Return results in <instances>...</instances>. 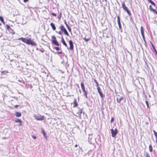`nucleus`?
<instances>
[{"label":"nucleus","instance_id":"nucleus-11","mask_svg":"<svg viewBox=\"0 0 157 157\" xmlns=\"http://www.w3.org/2000/svg\"><path fill=\"white\" fill-rule=\"evenodd\" d=\"M6 29L8 30H11L12 32H11L10 33L12 34H15V32L14 31L10 28V26L8 25H6Z\"/></svg>","mask_w":157,"mask_h":157},{"label":"nucleus","instance_id":"nucleus-41","mask_svg":"<svg viewBox=\"0 0 157 157\" xmlns=\"http://www.w3.org/2000/svg\"><path fill=\"white\" fill-rule=\"evenodd\" d=\"M153 12L154 13H155L156 14H157V12L155 10V11H153Z\"/></svg>","mask_w":157,"mask_h":157},{"label":"nucleus","instance_id":"nucleus-35","mask_svg":"<svg viewBox=\"0 0 157 157\" xmlns=\"http://www.w3.org/2000/svg\"><path fill=\"white\" fill-rule=\"evenodd\" d=\"M82 113V109H80L79 110V113H80V114H81Z\"/></svg>","mask_w":157,"mask_h":157},{"label":"nucleus","instance_id":"nucleus-18","mask_svg":"<svg viewBox=\"0 0 157 157\" xmlns=\"http://www.w3.org/2000/svg\"><path fill=\"white\" fill-rule=\"evenodd\" d=\"M153 131L154 132V134L156 138V142L157 143V132H156L155 130H153Z\"/></svg>","mask_w":157,"mask_h":157},{"label":"nucleus","instance_id":"nucleus-20","mask_svg":"<svg viewBox=\"0 0 157 157\" xmlns=\"http://www.w3.org/2000/svg\"><path fill=\"white\" fill-rule=\"evenodd\" d=\"M65 24L66 25V26L67 27L69 31L70 32L71 31V29L70 27V26L68 25L67 23L66 22V21H65Z\"/></svg>","mask_w":157,"mask_h":157},{"label":"nucleus","instance_id":"nucleus-34","mask_svg":"<svg viewBox=\"0 0 157 157\" xmlns=\"http://www.w3.org/2000/svg\"><path fill=\"white\" fill-rule=\"evenodd\" d=\"M32 137L34 139H36V136H35L32 135Z\"/></svg>","mask_w":157,"mask_h":157},{"label":"nucleus","instance_id":"nucleus-38","mask_svg":"<svg viewBox=\"0 0 157 157\" xmlns=\"http://www.w3.org/2000/svg\"><path fill=\"white\" fill-rule=\"evenodd\" d=\"M57 53L58 54H61L62 53V52L61 51V52H57Z\"/></svg>","mask_w":157,"mask_h":157},{"label":"nucleus","instance_id":"nucleus-22","mask_svg":"<svg viewBox=\"0 0 157 157\" xmlns=\"http://www.w3.org/2000/svg\"><path fill=\"white\" fill-rule=\"evenodd\" d=\"M150 43H151V46H152V48H153V49H154V51H155L156 54L157 55V51H156V49H155V47L153 44H152V42H150Z\"/></svg>","mask_w":157,"mask_h":157},{"label":"nucleus","instance_id":"nucleus-45","mask_svg":"<svg viewBox=\"0 0 157 157\" xmlns=\"http://www.w3.org/2000/svg\"><path fill=\"white\" fill-rule=\"evenodd\" d=\"M147 1L150 2L151 0H147Z\"/></svg>","mask_w":157,"mask_h":157},{"label":"nucleus","instance_id":"nucleus-48","mask_svg":"<svg viewBox=\"0 0 157 157\" xmlns=\"http://www.w3.org/2000/svg\"><path fill=\"white\" fill-rule=\"evenodd\" d=\"M106 2H107V0H104Z\"/></svg>","mask_w":157,"mask_h":157},{"label":"nucleus","instance_id":"nucleus-37","mask_svg":"<svg viewBox=\"0 0 157 157\" xmlns=\"http://www.w3.org/2000/svg\"><path fill=\"white\" fill-rule=\"evenodd\" d=\"M151 4L155 6L156 5L154 2H153V3H152V4Z\"/></svg>","mask_w":157,"mask_h":157},{"label":"nucleus","instance_id":"nucleus-33","mask_svg":"<svg viewBox=\"0 0 157 157\" xmlns=\"http://www.w3.org/2000/svg\"><path fill=\"white\" fill-rule=\"evenodd\" d=\"M51 14H52V15H53V16H54L56 17V13H51Z\"/></svg>","mask_w":157,"mask_h":157},{"label":"nucleus","instance_id":"nucleus-27","mask_svg":"<svg viewBox=\"0 0 157 157\" xmlns=\"http://www.w3.org/2000/svg\"><path fill=\"white\" fill-rule=\"evenodd\" d=\"M144 156L146 157H150V155L147 152H146L144 154Z\"/></svg>","mask_w":157,"mask_h":157},{"label":"nucleus","instance_id":"nucleus-40","mask_svg":"<svg viewBox=\"0 0 157 157\" xmlns=\"http://www.w3.org/2000/svg\"><path fill=\"white\" fill-rule=\"evenodd\" d=\"M29 1V0H24L23 1H24V2H28V1Z\"/></svg>","mask_w":157,"mask_h":157},{"label":"nucleus","instance_id":"nucleus-43","mask_svg":"<svg viewBox=\"0 0 157 157\" xmlns=\"http://www.w3.org/2000/svg\"><path fill=\"white\" fill-rule=\"evenodd\" d=\"M19 125L20 126H22L21 123H20V124H19Z\"/></svg>","mask_w":157,"mask_h":157},{"label":"nucleus","instance_id":"nucleus-9","mask_svg":"<svg viewBox=\"0 0 157 157\" xmlns=\"http://www.w3.org/2000/svg\"><path fill=\"white\" fill-rule=\"evenodd\" d=\"M117 22H118V25L119 28L120 30H121V29H122V27H121V22H120V17L119 16H117Z\"/></svg>","mask_w":157,"mask_h":157},{"label":"nucleus","instance_id":"nucleus-51","mask_svg":"<svg viewBox=\"0 0 157 157\" xmlns=\"http://www.w3.org/2000/svg\"><path fill=\"white\" fill-rule=\"evenodd\" d=\"M149 97H150V95H149Z\"/></svg>","mask_w":157,"mask_h":157},{"label":"nucleus","instance_id":"nucleus-4","mask_svg":"<svg viewBox=\"0 0 157 157\" xmlns=\"http://www.w3.org/2000/svg\"><path fill=\"white\" fill-rule=\"evenodd\" d=\"M121 4H122V7L123 9L124 10H125L127 12V13H128V15L129 16H131V13H130V11L128 10L127 7L125 6L124 2H122Z\"/></svg>","mask_w":157,"mask_h":157},{"label":"nucleus","instance_id":"nucleus-14","mask_svg":"<svg viewBox=\"0 0 157 157\" xmlns=\"http://www.w3.org/2000/svg\"><path fill=\"white\" fill-rule=\"evenodd\" d=\"M61 42L63 43V44L66 47H67L68 46L65 42L64 39L63 37H62L61 39Z\"/></svg>","mask_w":157,"mask_h":157},{"label":"nucleus","instance_id":"nucleus-13","mask_svg":"<svg viewBox=\"0 0 157 157\" xmlns=\"http://www.w3.org/2000/svg\"><path fill=\"white\" fill-rule=\"evenodd\" d=\"M41 130L42 133L46 139H47L48 137L47 136L45 131L43 129H42Z\"/></svg>","mask_w":157,"mask_h":157},{"label":"nucleus","instance_id":"nucleus-26","mask_svg":"<svg viewBox=\"0 0 157 157\" xmlns=\"http://www.w3.org/2000/svg\"><path fill=\"white\" fill-rule=\"evenodd\" d=\"M15 122L16 123H22V121L19 119L17 118L15 120Z\"/></svg>","mask_w":157,"mask_h":157},{"label":"nucleus","instance_id":"nucleus-23","mask_svg":"<svg viewBox=\"0 0 157 157\" xmlns=\"http://www.w3.org/2000/svg\"><path fill=\"white\" fill-rule=\"evenodd\" d=\"M149 151L151 152H152L153 151V148H152V146L151 144H150L149 145Z\"/></svg>","mask_w":157,"mask_h":157},{"label":"nucleus","instance_id":"nucleus-42","mask_svg":"<svg viewBox=\"0 0 157 157\" xmlns=\"http://www.w3.org/2000/svg\"><path fill=\"white\" fill-rule=\"evenodd\" d=\"M58 33L59 34V35H61L62 34V33H61V32H60V31H59Z\"/></svg>","mask_w":157,"mask_h":157},{"label":"nucleus","instance_id":"nucleus-24","mask_svg":"<svg viewBox=\"0 0 157 157\" xmlns=\"http://www.w3.org/2000/svg\"><path fill=\"white\" fill-rule=\"evenodd\" d=\"M94 81L95 82V83L96 84V86H97V88L98 87H99L98 85L99 84L98 82L97 81V80L95 79H94Z\"/></svg>","mask_w":157,"mask_h":157},{"label":"nucleus","instance_id":"nucleus-39","mask_svg":"<svg viewBox=\"0 0 157 157\" xmlns=\"http://www.w3.org/2000/svg\"><path fill=\"white\" fill-rule=\"evenodd\" d=\"M19 106V105H15L14 107L15 108H16Z\"/></svg>","mask_w":157,"mask_h":157},{"label":"nucleus","instance_id":"nucleus-7","mask_svg":"<svg viewBox=\"0 0 157 157\" xmlns=\"http://www.w3.org/2000/svg\"><path fill=\"white\" fill-rule=\"evenodd\" d=\"M112 134V136L113 137H115L118 132V131L117 128L114 130L113 129L110 130Z\"/></svg>","mask_w":157,"mask_h":157},{"label":"nucleus","instance_id":"nucleus-29","mask_svg":"<svg viewBox=\"0 0 157 157\" xmlns=\"http://www.w3.org/2000/svg\"><path fill=\"white\" fill-rule=\"evenodd\" d=\"M54 49H56L57 51H59V48L58 47H54Z\"/></svg>","mask_w":157,"mask_h":157},{"label":"nucleus","instance_id":"nucleus-2","mask_svg":"<svg viewBox=\"0 0 157 157\" xmlns=\"http://www.w3.org/2000/svg\"><path fill=\"white\" fill-rule=\"evenodd\" d=\"M34 117L36 120L38 121H43L44 119V116H42L40 114H35L33 116Z\"/></svg>","mask_w":157,"mask_h":157},{"label":"nucleus","instance_id":"nucleus-17","mask_svg":"<svg viewBox=\"0 0 157 157\" xmlns=\"http://www.w3.org/2000/svg\"><path fill=\"white\" fill-rule=\"evenodd\" d=\"M15 114L17 117H20L21 116V113L18 112H17L15 113Z\"/></svg>","mask_w":157,"mask_h":157},{"label":"nucleus","instance_id":"nucleus-30","mask_svg":"<svg viewBox=\"0 0 157 157\" xmlns=\"http://www.w3.org/2000/svg\"><path fill=\"white\" fill-rule=\"evenodd\" d=\"M145 102H146V104L147 105V108H149V104H148V102L147 101H146Z\"/></svg>","mask_w":157,"mask_h":157},{"label":"nucleus","instance_id":"nucleus-36","mask_svg":"<svg viewBox=\"0 0 157 157\" xmlns=\"http://www.w3.org/2000/svg\"><path fill=\"white\" fill-rule=\"evenodd\" d=\"M151 4L155 6L156 5L154 2H153V3H152V4Z\"/></svg>","mask_w":157,"mask_h":157},{"label":"nucleus","instance_id":"nucleus-5","mask_svg":"<svg viewBox=\"0 0 157 157\" xmlns=\"http://www.w3.org/2000/svg\"><path fill=\"white\" fill-rule=\"evenodd\" d=\"M52 43L56 45L59 46V44L58 42L57 41L56 36H52Z\"/></svg>","mask_w":157,"mask_h":157},{"label":"nucleus","instance_id":"nucleus-1","mask_svg":"<svg viewBox=\"0 0 157 157\" xmlns=\"http://www.w3.org/2000/svg\"><path fill=\"white\" fill-rule=\"evenodd\" d=\"M19 40H21L22 41V42L28 45H31L33 46H36V44L33 41L31 38H29L28 39H26V38L23 37H21L18 39Z\"/></svg>","mask_w":157,"mask_h":157},{"label":"nucleus","instance_id":"nucleus-21","mask_svg":"<svg viewBox=\"0 0 157 157\" xmlns=\"http://www.w3.org/2000/svg\"><path fill=\"white\" fill-rule=\"evenodd\" d=\"M62 13L61 12H60L59 14V15H58L57 16V18L59 20H60L61 18L62 17Z\"/></svg>","mask_w":157,"mask_h":157},{"label":"nucleus","instance_id":"nucleus-47","mask_svg":"<svg viewBox=\"0 0 157 157\" xmlns=\"http://www.w3.org/2000/svg\"><path fill=\"white\" fill-rule=\"evenodd\" d=\"M11 32H12V31L11 30H10V33Z\"/></svg>","mask_w":157,"mask_h":157},{"label":"nucleus","instance_id":"nucleus-32","mask_svg":"<svg viewBox=\"0 0 157 157\" xmlns=\"http://www.w3.org/2000/svg\"><path fill=\"white\" fill-rule=\"evenodd\" d=\"M114 121V119L113 118V117H112L111 119V120L110 122L111 123H112Z\"/></svg>","mask_w":157,"mask_h":157},{"label":"nucleus","instance_id":"nucleus-25","mask_svg":"<svg viewBox=\"0 0 157 157\" xmlns=\"http://www.w3.org/2000/svg\"><path fill=\"white\" fill-rule=\"evenodd\" d=\"M0 20L3 24H5L4 19L3 17L2 16H0Z\"/></svg>","mask_w":157,"mask_h":157},{"label":"nucleus","instance_id":"nucleus-16","mask_svg":"<svg viewBox=\"0 0 157 157\" xmlns=\"http://www.w3.org/2000/svg\"><path fill=\"white\" fill-rule=\"evenodd\" d=\"M50 25L52 28L53 30L55 31L56 29V27L55 26L54 24L53 23H51L50 24Z\"/></svg>","mask_w":157,"mask_h":157},{"label":"nucleus","instance_id":"nucleus-12","mask_svg":"<svg viewBox=\"0 0 157 157\" xmlns=\"http://www.w3.org/2000/svg\"><path fill=\"white\" fill-rule=\"evenodd\" d=\"M97 88V90H98V91L101 97V98H102L103 97V94L101 92V89L100 87H98Z\"/></svg>","mask_w":157,"mask_h":157},{"label":"nucleus","instance_id":"nucleus-46","mask_svg":"<svg viewBox=\"0 0 157 157\" xmlns=\"http://www.w3.org/2000/svg\"><path fill=\"white\" fill-rule=\"evenodd\" d=\"M75 147H77V144L75 145Z\"/></svg>","mask_w":157,"mask_h":157},{"label":"nucleus","instance_id":"nucleus-44","mask_svg":"<svg viewBox=\"0 0 157 157\" xmlns=\"http://www.w3.org/2000/svg\"><path fill=\"white\" fill-rule=\"evenodd\" d=\"M153 2L152 1H151L150 2V3H151V4H152V3H153Z\"/></svg>","mask_w":157,"mask_h":157},{"label":"nucleus","instance_id":"nucleus-8","mask_svg":"<svg viewBox=\"0 0 157 157\" xmlns=\"http://www.w3.org/2000/svg\"><path fill=\"white\" fill-rule=\"evenodd\" d=\"M140 30L141 34L142 36L143 39L145 43H146V41L145 39V36L144 35V29L143 27L142 26H141L140 27Z\"/></svg>","mask_w":157,"mask_h":157},{"label":"nucleus","instance_id":"nucleus-15","mask_svg":"<svg viewBox=\"0 0 157 157\" xmlns=\"http://www.w3.org/2000/svg\"><path fill=\"white\" fill-rule=\"evenodd\" d=\"M124 100V98L122 97H121L120 98H117V101L118 103H120L121 101Z\"/></svg>","mask_w":157,"mask_h":157},{"label":"nucleus","instance_id":"nucleus-3","mask_svg":"<svg viewBox=\"0 0 157 157\" xmlns=\"http://www.w3.org/2000/svg\"><path fill=\"white\" fill-rule=\"evenodd\" d=\"M81 86L82 91L84 92V94H83V96H85L86 98L87 99L88 98V97L87 96V93L85 89V87L84 84L82 82L81 84Z\"/></svg>","mask_w":157,"mask_h":157},{"label":"nucleus","instance_id":"nucleus-6","mask_svg":"<svg viewBox=\"0 0 157 157\" xmlns=\"http://www.w3.org/2000/svg\"><path fill=\"white\" fill-rule=\"evenodd\" d=\"M60 29L62 32H64V34L68 36H69L68 33L63 25L61 26L60 27Z\"/></svg>","mask_w":157,"mask_h":157},{"label":"nucleus","instance_id":"nucleus-10","mask_svg":"<svg viewBox=\"0 0 157 157\" xmlns=\"http://www.w3.org/2000/svg\"><path fill=\"white\" fill-rule=\"evenodd\" d=\"M69 44L70 45V49L71 50H73V43L71 40H70L69 41Z\"/></svg>","mask_w":157,"mask_h":157},{"label":"nucleus","instance_id":"nucleus-19","mask_svg":"<svg viewBox=\"0 0 157 157\" xmlns=\"http://www.w3.org/2000/svg\"><path fill=\"white\" fill-rule=\"evenodd\" d=\"M78 105V103L76 101V100L75 99L73 102V107H75Z\"/></svg>","mask_w":157,"mask_h":157},{"label":"nucleus","instance_id":"nucleus-31","mask_svg":"<svg viewBox=\"0 0 157 157\" xmlns=\"http://www.w3.org/2000/svg\"><path fill=\"white\" fill-rule=\"evenodd\" d=\"M84 39L86 41H88L90 40V39L89 38H86L85 37L84 38Z\"/></svg>","mask_w":157,"mask_h":157},{"label":"nucleus","instance_id":"nucleus-49","mask_svg":"<svg viewBox=\"0 0 157 157\" xmlns=\"http://www.w3.org/2000/svg\"><path fill=\"white\" fill-rule=\"evenodd\" d=\"M97 1H96V2H97Z\"/></svg>","mask_w":157,"mask_h":157},{"label":"nucleus","instance_id":"nucleus-28","mask_svg":"<svg viewBox=\"0 0 157 157\" xmlns=\"http://www.w3.org/2000/svg\"><path fill=\"white\" fill-rule=\"evenodd\" d=\"M149 9L152 12L153 11H155V10L153 9L152 8V7L151 6V5H150L149 6Z\"/></svg>","mask_w":157,"mask_h":157},{"label":"nucleus","instance_id":"nucleus-50","mask_svg":"<svg viewBox=\"0 0 157 157\" xmlns=\"http://www.w3.org/2000/svg\"><path fill=\"white\" fill-rule=\"evenodd\" d=\"M97 1H96V2H97Z\"/></svg>","mask_w":157,"mask_h":157}]
</instances>
